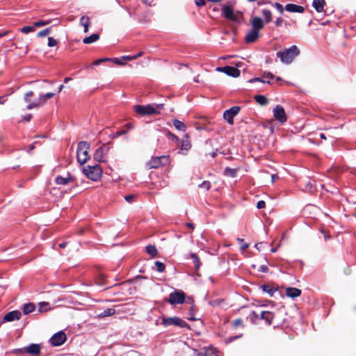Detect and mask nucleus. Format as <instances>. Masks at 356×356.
<instances>
[{
  "label": "nucleus",
  "instance_id": "f257e3e1",
  "mask_svg": "<svg viewBox=\"0 0 356 356\" xmlns=\"http://www.w3.org/2000/svg\"><path fill=\"white\" fill-rule=\"evenodd\" d=\"M300 54V50L296 45L290 48L285 49L276 53L277 57L280 58V61L284 64H290L293 59Z\"/></svg>",
  "mask_w": 356,
  "mask_h": 356
},
{
  "label": "nucleus",
  "instance_id": "f03ea898",
  "mask_svg": "<svg viewBox=\"0 0 356 356\" xmlns=\"http://www.w3.org/2000/svg\"><path fill=\"white\" fill-rule=\"evenodd\" d=\"M90 144L86 141H81L78 144L76 150L77 161L81 165H83L90 158Z\"/></svg>",
  "mask_w": 356,
  "mask_h": 356
},
{
  "label": "nucleus",
  "instance_id": "7ed1b4c3",
  "mask_svg": "<svg viewBox=\"0 0 356 356\" xmlns=\"http://www.w3.org/2000/svg\"><path fill=\"white\" fill-rule=\"evenodd\" d=\"M83 174L92 181H98L102 175V170L99 165H87L83 168Z\"/></svg>",
  "mask_w": 356,
  "mask_h": 356
},
{
  "label": "nucleus",
  "instance_id": "20e7f679",
  "mask_svg": "<svg viewBox=\"0 0 356 356\" xmlns=\"http://www.w3.org/2000/svg\"><path fill=\"white\" fill-rule=\"evenodd\" d=\"M162 107L163 104H156L155 106L149 104L146 106L136 105L134 106V111L141 115H152L157 113V109Z\"/></svg>",
  "mask_w": 356,
  "mask_h": 356
},
{
  "label": "nucleus",
  "instance_id": "39448f33",
  "mask_svg": "<svg viewBox=\"0 0 356 356\" xmlns=\"http://www.w3.org/2000/svg\"><path fill=\"white\" fill-rule=\"evenodd\" d=\"M222 15L227 19L235 22H239L242 17V14L239 12H235L233 8L227 5L222 7Z\"/></svg>",
  "mask_w": 356,
  "mask_h": 356
},
{
  "label": "nucleus",
  "instance_id": "423d86ee",
  "mask_svg": "<svg viewBox=\"0 0 356 356\" xmlns=\"http://www.w3.org/2000/svg\"><path fill=\"white\" fill-rule=\"evenodd\" d=\"M169 161L168 156H161L152 158L146 163L148 169L157 168L161 165H165Z\"/></svg>",
  "mask_w": 356,
  "mask_h": 356
},
{
  "label": "nucleus",
  "instance_id": "0eeeda50",
  "mask_svg": "<svg viewBox=\"0 0 356 356\" xmlns=\"http://www.w3.org/2000/svg\"><path fill=\"white\" fill-rule=\"evenodd\" d=\"M185 294L182 291L177 290L169 295L168 302L170 305L181 304L184 302Z\"/></svg>",
  "mask_w": 356,
  "mask_h": 356
},
{
  "label": "nucleus",
  "instance_id": "6e6552de",
  "mask_svg": "<svg viewBox=\"0 0 356 356\" xmlns=\"http://www.w3.org/2000/svg\"><path fill=\"white\" fill-rule=\"evenodd\" d=\"M67 340V336L63 331H59L54 334L49 339L53 346H59L63 344Z\"/></svg>",
  "mask_w": 356,
  "mask_h": 356
},
{
  "label": "nucleus",
  "instance_id": "1a4fd4ad",
  "mask_svg": "<svg viewBox=\"0 0 356 356\" xmlns=\"http://www.w3.org/2000/svg\"><path fill=\"white\" fill-rule=\"evenodd\" d=\"M41 347L39 344L32 343L26 348L17 349L16 352L20 354L28 353L32 355H38L40 354Z\"/></svg>",
  "mask_w": 356,
  "mask_h": 356
},
{
  "label": "nucleus",
  "instance_id": "9d476101",
  "mask_svg": "<svg viewBox=\"0 0 356 356\" xmlns=\"http://www.w3.org/2000/svg\"><path fill=\"white\" fill-rule=\"evenodd\" d=\"M162 324L165 326L177 325L181 327H184L186 325V322L178 317H163Z\"/></svg>",
  "mask_w": 356,
  "mask_h": 356
},
{
  "label": "nucleus",
  "instance_id": "9b49d317",
  "mask_svg": "<svg viewBox=\"0 0 356 356\" xmlns=\"http://www.w3.org/2000/svg\"><path fill=\"white\" fill-rule=\"evenodd\" d=\"M109 147L106 145H103L99 147L94 154V159L99 162L105 161V156L108 154Z\"/></svg>",
  "mask_w": 356,
  "mask_h": 356
},
{
  "label": "nucleus",
  "instance_id": "f8f14e48",
  "mask_svg": "<svg viewBox=\"0 0 356 356\" xmlns=\"http://www.w3.org/2000/svg\"><path fill=\"white\" fill-rule=\"evenodd\" d=\"M240 108L238 106H233L224 112L223 117L225 120L230 124H233V118L238 113Z\"/></svg>",
  "mask_w": 356,
  "mask_h": 356
},
{
  "label": "nucleus",
  "instance_id": "ddd939ff",
  "mask_svg": "<svg viewBox=\"0 0 356 356\" xmlns=\"http://www.w3.org/2000/svg\"><path fill=\"white\" fill-rule=\"evenodd\" d=\"M273 115L276 120L283 123L286 121L284 109L282 106L277 105L273 110Z\"/></svg>",
  "mask_w": 356,
  "mask_h": 356
},
{
  "label": "nucleus",
  "instance_id": "4468645a",
  "mask_svg": "<svg viewBox=\"0 0 356 356\" xmlns=\"http://www.w3.org/2000/svg\"><path fill=\"white\" fill-rule=\"evenodd\" d=\"M217 70L219 72H222L226 74L233 77H238L240 75V71L234 67L225 66L223 67H218Z\"/></svg>",
  "mask_w": 356,
  "mask_h": 356
},
{
  "label": "nucleus",
  "instance_id": "2eb2a0df",
  "mask_svg": "<svg viewBox=\"0 0 356 356\" xmlns=\"http://www.w3.org/2000/svg\"><path fill=\"white\" fill-rule=\"evenodd\" d=\"M44 25V22L42 20H40L38 22H35L33 23L32 25L26 26L21 29V31L24 33L28 34L31 32H33L35 31L37 28L43 26Z\"/></svg>",
  "mask_w": 356,
  "mask_h": 356
},
{
  "label": "nucleus",
  "instance_id": "dca6fc26",
  "mask_svg": "<svg viewBox=\"0 0 356 356\" xmlns=\"http://www.w3.org/2000/svg\"><path fill=\"white\" fill-rule=\"evenodd\" d=\"M55 181L58 185H67L68 184L74 183L75 181V179L70 174H67L66 177H56Z\"/></svg>",
  "mask_w": 356,
  "mask_h": 356
},
{
  "label": "nucleus",
  "instance_id": "f3484780",
  "mask_svg": "<svg viewBox=\"0 0 356 356\" xmlns=\"http://www.w3.org/2000/svg\"><path fill=\"white\" fill-rule=\"evenodd\" d=\"M33 95V92L32 91L27 92L24 95V101L29 104L27 105V109H31L35 107H38L40 104V101H34L33 102H30V98Z\"/></svg>",
  "mask_w": 356,
  "mask_h": 356
},
{
  "label": "nucleus",
  "instance_id": "a211bd4d",
  "mask_svg": "<svg viewBox=\"0 0 356 356\" xmlns=\"http://www.w3.org/2000/svg\"><path fill=\"white\" fill-rule=\"evenodd\" d=\"M259 31L252 29L250 31L248 32V33L245 35V41L246 43H252L255 42L257 38H259Z\"/></svg>",
  "mask_w": 356,
  "mask_h": 356
},
{
  "label": "nucleus",
  "instance_id": "6ab92c4d",
  "mask_svg": "<svg viewBox=\"0 0 356 356\" xmlns=\"http://www.w3.org/2000/svg\"><path fill=\"white\" fill-rule=\"evenodd\" d=\"M21 316H22V314H21L20 312L17 311V310L12 311V312L7 313L3 316V321H7V322H11L15 320H19Z\"/></svg>",
  "mask_w": 356,
  "mask_h": 356
},
{
  "label": "nucleus",
  "instance_id": "aec40b11",
  "mask_svg": "<svg viewBox=\"0 0 356 356\" xmlns=\"http://www.w3.org/2000/svg\"><path fill=\"white\" fill-rule=\"evenodd\" d=\"M286 11L290 13H302L305 11V8L301 6H298L293 3H288L285 6Z\"/></svg>",
  "mask_w": 356,
  "mask_h": 356
},
{
  "label": "nucleus",
  "instance_id": "412c9836",
  "mask_svg": "<svg viewBox=\"0 0 356 356\" xmlns=\"http://www.w3.org/2000/svg\"><path fill=\"white\" fill-rule=\"evenodd\" d=\"M252 29L259 31L264 26V22L260 17H254L251 20Z\"/></svg>",
  "mask_w": 356,
  "mask_h": 356
},
{
  "label": "nucleus",
  "instance_id": "4be33fe9",
  "mask_svg": "<svg viewBox=\"0 0 356 356\" xmlns=\"http://www.w3.org/2000/svg\"><path fill=\"white\" fill-rule=\"evenodd\" d=\"M260 318L264 320L267 325H270L274 318V314L270 312L262 311L260 312Z\"/></svg>",
  "mask_w": 356,
  "mask_h": 356
},
{
  "label": "nucleus",
  "instance_id": "5701e85b",
  "mask_svg": "<svg viewBox=\"0 0 356 356\" xmlns=\"http://www.w3.org/2000/svg\"><path fill=\"white\" fill-rule=\"evenodd\" d=\"M286 296L291 298H297L300 296L301 291L297 288L289 287L286 291Z\"/></svg>",
  "mask_w": 356,
  "mask_h": 356
},
{
  "label": "nucleus",
  "instance_id": "b1692460",
  "mask_svg": "<svg viewBox=\"0 0 356 356\" xmlns=\"http://www.w3.org/2000/svg\"><path fill=\"white\" fill-rule=\"evenodd\" d=\"M325 4V0H314L312 6L318 12H322Z\"/></svg>",
  "mask_w": 356,
  "mask_h": 356
},
{
  "label": "nucleus",
  "instance_id": "393cba45",
  "mask_svg": "<svg viewBox=\"0 0 356 356\" xmlns=\"http://www.w3.org/2000/svg\"><path fill=\"white\" fill-rule=\"evenodd\" d=\"M80 23L84 27V33H88V27L90 24L89 17L85 16L81 17L80 19Z\"/></svg>",
  "mask_w": 356,
  "mask_h": 356
},
{
  "label": "nucleus",
  "instance_id": "a878e982",
  "mask_svg": "<svg viewBox=\"0 0 356 356\" xmlns=\"http://www.w3.org/2000/svg\"><path fill=\"white\" fill-rule=\"evenodd\" d=\"M99 38V36L97 33H93L91 35L86 37L83 39V42L85 44H91L97 40H98Z\"/></svg>",
  "mask_w": 356,
  "mask_h": 356
},
{
  "label": "nucleus",
  "instance_id": "bb28decb",
  "mask_svg": "<svg viewBox=\"0 0 356 356\" xmlns=\"http://www.w3.org/2000/svg\"><path fill=\"white\" fill-rule=\"evenodd\" d=\"M191 143L188 140V137L187 135L185 136L184 138L181 141V150H186L188 151L191 148Z\"/></svg>",
  "mask_w": 356,
  "mask_h": 356
},
{
  "label": "nucleus",
  "instance_id": "cd10ccee",
  "mask_svg": "<svg viewBox=\"0 0 356 356\" xmlns=\"http://www.w3.org/2000/svg\"><path fill=\"white\" fill-rule=\"evenodd\" d=\"M115 314V310L113 308H108L105 309L103 312L98 314V318H104L106 316H110Z\"/></svg>",
  "mask_w": 356,
  "mask_h": 356
},
{
  "label": "nucleus",
  "instance_id": "c85d7f7f",
  "mask_svg": "<svg viewBox=\"0 0 356 356\" xmlns=\"http://www.w3.org/2000/svg\"><path fill=\"white\" fill-rule=\"evenodd\" d=\"M172 123L177 130L182 131L186 130V126L183 122L178 120H173Z\"/></svg>",
  "mask_w": 356,
  "mask_h": 356
},
{
  "label": "nucleus",
  "instance_id": "c756f323",
  "mask_svg": "<svg viewBox=\"0 0 356 356\" xmlns=\"http://www.w3.org/2000/svg\"><path fill=\"white\" fill-rule=\"evenodd\" d=\"M274 78V75L270 72H265L262 76L261 83H270V81Z\"/></svg>",
  "mask_w": 356,
  "mask_h": 356
},
{
  "label": "nucleus",
  "instance_id": "7c9ffc66",
  "mask_svg": "<svg viewBox=\"0 0 356 356\" xmlns=\"http://www.w3.org/2000/svg\"><path fill=\"white\" fill-rule=\"evenodd\" d=\"M261 288L264 292L267 293L270 296H273L274 293L277 291L274 287L266 284L261 286Z\"/></svg>",
  "mask_w": 356,
  "mask_h": 356
},
{
  "label": "nucleus",
  "instance_id": "2f4dec72",
  "mask_svg": "<svg viewBox=\"0 0 356 356\" xmlns=\"http://www.w3.org/2000/svg\"><path fill=\"white\" fill-rule=\"evenodd\" d=\"M35 309V306L32 303L25 304L23 307V312L24 314H29Z\"/></svg>",
  "mask_w": 356,
  "mask_h": 356
},
{
  "label": "nucleus",
  "instance_id": "473e14b6",
  "mask_svg": "<svg viewBox=\"0 0 356 356\" xmlns=\"http://www.w3.org/2000/svg\"><path fill=\"white\" fill-rule=\"evenodd\" d=\"M247 318L252 323H256L260 318V314L253 311L248 316Z\"/></svg>",
  "mask_w": 356,
  "mask_h": 356
},
{
  "label": "nucleus",
  "instance_id": "72a5a7b5",
  "mask_svg": "<svg viewBox=\"0 0 356 356\" xmlns=\"http://www.w3.org/2000/svg\"><path fill=\"white\" fill-rule=\"evenodd\" d=\"M256 102L260 105H266L268 102V99L264 95H256L254 97Z\"/></svg>",
  "mask_w": 356,
  "mask_h": 356
},
{
  "label": "nucleus",
  "instance_id": "f704fd0d",
  "mask_svg": "<svg viewBox=\"0 0 356 356\" xmlns=\"http://www.w3.org/2000/svg\"><path fill=\"white\" fill-rule=\"evenodd\" d=\"M147 252L152 256L154 257L157 253V250L154 245H149L146 247Z\"/></svg>",
  "mask_w": 356,
  "mask_h": 356
},
{
  "label": "nucleus",
  "instance_id": "c9c22d12",
  "mask_svg": "<svg viewBox=\"0 0 356 356\" xmlns=\"http://www.w3.org/2000/svg\"><path fill=\"white\" fill-rule=\"evenodd\" d=\"M225 175L231 177H234L236 175V169L227 167L225 169Z\"/></svg>",
  "mask_w": 356,
  "mask_h": 356
},
{
  "label": "nucleus",
  "instance_id": "e433bc0d",
  "mask_svg": "<svg viewBox=\"0 0 356 356\" xmlns=\"http://www.w3.org/2000/svg\"><path fill=\"white\" fill-rule=\"evenodd\" d=\"M262 15L266 19V22L268 23L271 20L272 15L269 10L264 9L262 10Z\"/></svg>",
  "mask_w": 356,
  "mask_h": 356
},
{
  "label": "nucleus",
  "instance_id": "4c0bfd02",
  "mask_svg": "<svg viewBox=\"0 0 356 356\" xmlns=\"http://www.w3.org/2000/svg\"><path fill=\"white\" fill-rule=\"evenodd\" d=\"M191 259H193V261L195 266V268H199L200 266V259H199L198 257L197 256V254L195 253H192L191 254Z\"/></svg>",
  "mask_w": 356,
  "mask_h": 356
},
{
  "label": "nucleus",
  "instance_id": "58836bf2",
  "mask_svg": "<svg viewBox=\"0 0 356 356\" xmlns=\"http://www.w3.org/2000/svg\"><path fill=\"white\" fill-rule=\"evenodd\" d=\"M155 266L159 272H163L165 269V265L161 261H156L155 262Z\"/></svg>",
  "mask_w": 356,
  "mask_h": 356
},
{
  "label": "nucleus",
  "instance_id": "ea45409f",
  "mask_svg": "<svg viewBox=\"0 0 356 356\" xmlns=\"http://www.w3.org/2000/svg\"><path fill=\"white\" fill-rule=\"evenodd\" d=\"M199 187L204 189L205 191H209L211 188V184L209 181H204L201 184L199 185Z\"/></svg>",
  "mask_w": 356,
  "mask_h": 356
},
{
  "label": "nucleus",
  "instance_id": "a19ab883",
  "mask_svg": "<svg viewBox=\"0 0 356 356\" xmlns=\"http://www.w3.org/2000/svg\"><path fill=\"white\" fill-rule=\"evenodd\" d=\"M58 44V42L54 38L49 37L48 38V46L49 47H56Z\"/></svg>",
  "mask_w": 356,
  "mask_h": 356
},
{
  "label": "nucleus",
  "instance_id": "79ce46f5",
  "mask_svg": "<svg viewBox=\"0 0 356 356\" xmlns=\"http://www.w3.org/2000/svg\"><path fill=\"white\" fill-rule=\"evenodd\" d=\"M213 354V351L212 349H207L204 353H199L197 356H211Z\"/></svg>",
  "mask_w": 356,
  "mask_h": 356
},
{
  "label": "nucleus",
  "instance_id": "37998d69",
  "mask_svg": "<svg viewBox=\"0 0 356 356\" xmlns=\"http://www.w3.org/2000/svg\"><path fill=\"white\" fill-rule=\"evenodd\" d=\"M110 60L111 59L108 58H99V59H97L95 61H94L93 62V65H98L101 64L102 63H104L105 61H108Z\"/></svg>",
  "mask_w": 356,
  "mask_h": 356
},
{
  "label": "nucleus",
  "instance_id": "c03bdc74",
  "mask_svg": "<svg viewBox=\"0 0 356 356\" xmlns=\"http://www.w3.org/2000/svg\"><path fill=\"white\" fill-rule=\"evenodd\" d=\"M275 7L279 10V12L282 14L284 13L283 6L280 3H275Z\"/></svg>",
  "mask_w": 356,
  "mask_h": 356
},
{
  "label": "nucleus",
  "instance_id": "a18cd8bd",
  "mask_svg": "<svg viewBox=\"0 0 356 356\" xmlns=\"http://www.w3.org/2000/svg\"><path fill=\"white\" fill-rule=\"evenodd\" d=\"M105 276L103 274H101L98 277V284H105Z\"/></svg>",
  "mask_w": 356,
  "mask_h": 356
},
{
  "label": "nucleus",
  "instance_id": "49530a36",
  "mask_svg": "<svg viewBox=\"0 0 356 356\" xmlns=\"http://www.w3.org/2000/svg\"><path fill=\"white\" fill-rule=\"evenodd\" d=\"M242 323H243V321L241 318H237L233 321V325L234 327H236L242 325Z\"/></svg>",
  "mask_w": 356,
  "mask_h": 356
},
{
  "label": "nucleus",
  "instance_id": "de8ad7c7",
  "mask_svg": "<svg viewBox=\"0 0 356 356\" xmlns=\"http://www.w3.org/2000/svg\"><path fill=\"white\" fill-rule=\"evenodd\" d=\"M134 198H135L134 195H129L125 196V197H124L125 200L129 203L132 202L134 201Z\"/></svg>",
  "mask_w": 356,
  "mask_h": 356
},
{
  "label": "nucleus",
  "instance_id": "09e8293b",
  "mask_svg": "<svg viewBox=\"0 0 356 356\" xmlns=\"http://www.w3.org/2000/svg\"><path fill=\"white\" fill-rule=\"evenodd\" d=\"M111 60H110L111 61H113V63H115V64H117L118 65H124V63L120 61V60L117 58H111Z\"/></svg>",
  "mask_w": 356,
  "mask_h": 356
},
{
  "label": "nucleus",
  "instance_id": "8fccbe9b",
  "mask_svg": "<svg viewBox=\"0 0 356 356\" xmlns=\"http://www.w3.org/2000/svg\"><path fill=\"white\" fill-rule=\"evenodd\" d=\"M265 206H266V203H265V202H264V201H263V200L259 201V202H257V209H261L264 208V207H265Z\"/></svg>",
  "mask_w": 356,
  "mask_h": 356
},
{
  "label": "nucleus",
  "instance_id": "3c124183",
  "mask_svg": "<svg viewBox=\"0 0 356 356\" xmlns=\"http://www.w3.org/2000/svg\"><path fill=\"white\" fill-rule=\"evenodd\" d=\"M127 130H122V131H118L115 133V134L114 135L113 138L115 137H119L123 134H127Z\"/></svg>",
  "mask_w": 356,
  "mask_h": 356
},
{
  "label": "nucleus",
  "instance_id": "603ef678",
  "mask_svg": "<svg viewBox=\"0 0 356 356\" xmlns=\"http://www.w3.org/2000/svg\"><path fill=\"white\" fill-rule=\"evenodd\" d=\"M31 118H32V115L31 114H28V115L24 116L21 121L29 122L31 120Z\"/></svg>",
  "mask_w": 356,
  "mask_h": 356
},
{
  "label": "nucleus",
  "instance_id": "864d4df0",
  "mask_svg": "<svg viewBox=\"0 0 356 356\" xmlns=\"http://www.w3.org/2000/svg\"><path fill=\"white\" fill-rule=\"evenodd\" d=\"M195 3L197 6H203L205 5V0H196Z\"/></svg>",
  "mask_w": 356,
  "mask_h": 356
},
{
  "label": "nucleus",
  "instance_id": "5fc2aeb1",
  "mask_svg": "<svg viewBox=\"0 0 356 356\" xmlns=\"http://www.w3.org/2000/svg\"><path fill=\"white\" fill-rule=\"evenodd\" d=\"M282 22H283L282 19V18H280V17H279V18H277V19L275 20V25H276V26H281V25H282Z\"/></svg>",
  "mask_w": 356,
  "mask_h": 356
},
{
  "label": "nucleus",
  "instance_id": "6e6d98bb",
  "mask_svg": "<svg viewBox=\"0 0 356 356\" xmlns=\"http://www.w3.org/2000/svg\"><path fill=\"white\" fill-rule=\"evenodd\" d=\"M321 233L323 234L325 240H328L331 238L330 235L327 234L324 230H321Z\"/></svg>",
  "mask_w": 356,
  "mask_h": 356
},
{
  "label": "nucleus",
  "instance_id": "4d7b16f0",
  "mask_svg": "<svg viewBox=\"0 0 356 356\" xmlns=\"http://www.w3.org/2000/svg\"><path fill=\"white\" fill-rule=\"evenodd\" d=\"M262 245H263V243H256L254 245V247L258 250H261V248H262Z\"/></svg>",
  "mask_w": 356,
  "mask_h": 356
},
{
  "label": "nucleus",
  "instance_id": "13d9d810",
  "mask_svg": "<svg viewBox=\"0 0 356 356\" xmlns=\"http://www.w3.org/2000/svg\"><path fill=\"white\" fill-rule=\"evenodd\" d=\"M260 271L263 273H266L268 271V267L266 266H260Z\"/></svg>",
  "mask_w": 356,
  "mask_h": 356
},
{
  "label": "nucleus",
  "instance_id": "bf43d9fd",
  "mask_svg": "<svg viewBox=\"0 0 356 356\" xmlns=\"http://www.w3.org/2000/svg\"><path fill=\"white\" fill-rule=\"evenodd\" d=\"M6 102V96L0 97V104H3Z\"/></svg>",
  "mask_w": 356,
  "mask_h": 356
},
{
  "label": "nucleus",
  "instance_id": "052dcab7",
  "mask_svg": "<svg viewBox=\"0 0 356 356\" xmlns=\"http://www.w3.org/2000/svg\"><path fill=\"white\" fill-rule=\"evenodd\" d=\"M55 95L54 92H47L46 93V99L51 98Z\"/></svg>",
  "mask_w": 356,
  "mask_h": 356
},
{
  "label": "nucleus",
  "instance_id": "680f3d73",
  "mask_svg": "<svg viewBox=\"0 0 356 356\" xmlns=\"http://www.w3.org/2000/svg\"><path fill=\"white\" fill-rule=\"evenodd\" d=\"M39 311L40 312H42L43 311V308L44 307V302H40L39 303Z\"/></svg>",
  "mask_w": 356,
  "mask_h": 356
},
{
  "label": "nucleus",
  "instance_id": "e2e57ef3",
  "mask_svg": "<svg viewBox=\"0 0 356 356\" xmlns=\"http://www.w3.org/2000/svg\"><path fill=\"white\" fill-rule=\"evenodd\" d=\"M186 225L187 227H188L190 229H194L195 228V225L193 223H191V222H186Z\"/></svg>",
  "mask_w": 356,
  "mask_h": 356
},
{
  "label": "nucleus",
  "instance_id": "0e129e2a",
  "mask_svg": "<svg viewBox=\"0 0 356 356\" xmlns=\"http://www.w3.org/2000/svg\"><path fill=\"white\" fill-rule=\"evenodd\" d=\"M170 136L172 138V139L175 141V142H178L179 141V138L177 136H176L174 134H170Z\"/></svg>",
  "mask_w": 356,
  "mask_h": 356
},
{
  "label": "nucleus",
  "instance_id": "69168bd1",
  "mask_svg": "<svg viewBox=\"0 0 356 356\" xmlns=\"http://www.w3.org/2000/svg\"><path fill=\"white\" fill-rule=\"evenodd\" d=\"M125 126L127 129H132L134 128V125L131 123H127Z\"/></svg>",
  "mask_w": 356,
  "mask_h": 356
},
{
  "label": "nucleus",
  "instance_id": "338daca9",
  "mask_svg": "<svg viewBox=\"0 0 356 356\" xmlns=\"http://www.w3.org/2000/svg\"><path fill=\"white\" fill-rule=\"evenodd\" d=\"M38 37H43L44 36V30H42L38 33Z\"/></svg>",
  "mask_w": 356,
  "mask_h": 356
},
{
  "label": "nucleus",
  "instance_id": "774afa93",
  "mask_svg": "<svg viewBox=\"0 0 356 356\" xmlns=\"http://www.w3.org/2000/svg\"><path fill=\"white\" fill-rule=\"evenodd\" d=\"M248 244L245 243H243V245H241V250H245L248 248Z\"/></svg>",
  "mask_w": 356,
  "mask_h": 356
}]
</instances>
